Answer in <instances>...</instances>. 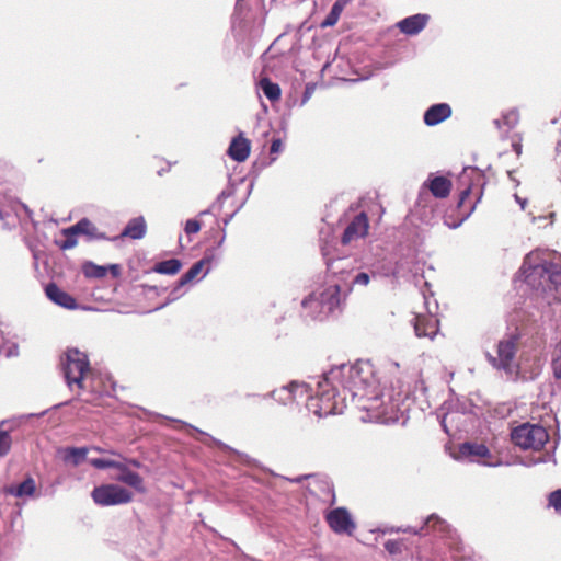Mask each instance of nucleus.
I'll return each mask as SVG.
<instances>
[{
	"mask_svg": "<svg viewBox=\"0 0 561 561\" xmlns=\"http://www.w3.org/2000/svg\"><path fill=\"white\" fill-rule=\"evenodd\" d=\"M317 398L309 404V411L319 417L342 414L346 408V393L362 410L378 409L383 405V393L369 360L355 364H341L313 377Z\"/></svg>",
	"mask_w": 561,
	"mask_h": 561,
	"instance_id": "obj_1",
	"label": "nucleus"
},
{
	"mask_svg": "<svg viewBox=\"0 0 561 561\" xmlns=\"http://www.w3.org/2000/svg\"><path fill=\"white\" fill-rule=\"evenodd\" d=\"M348 295L337 284L327 280L301 300L302 316L314 321L336 317L343 311Z\"/></svg>",
	"mask_w": 561,
	"mask_h": 561,
	"instance_id": "obj_2",
	"label": "nucleus"
},
{
	"mask_svg": "<svg viewBox=\"0 0 561 561\" xmlns=\"http://www.w3.org/2000/svg\"><path fill=\"white\" fill-rule=\"evenodd\" d=\"M524 282L548 305L561 301V267L549 262L527 266L526 262L519 270Z\"/></svg>",
	"mask_w": 561,
	"mask_h": 561,
	"instance_id": "obj_3",
	"label": "nucleus"
},
{
	"mask_svg": "<svg viewBox=\"0 0 561 561\" xmlns=\"http://www.w3.org/2000/svg\"><path fill=\"white\" fill-rule=\"evenodd\" d=\"M327 272L330 280L337 284L345 294H351L355 287H366L370 274L357 268V260L353 256L325 257Z\"/></svg>",
	"mask_w": 561,
	"mask_h": 561,
	"instance_id": "obj_4",
	"label": "nucleus"
},
{
	"mask_svg": "<svg viewBox=\"0 0 561 561\" xmlns=\"http://www.w3.org/2000/svg\"><path fill=\"white\" fill-rule=\"evenodd\" d=\"M61 371L67 386L85 389L84 378L90 371L88 355L76 347L67 348L60 357Z\"/></svg>",
	"mask_w": 561,
	"mask_h": 561,
	"instance_id": "obj_5",
	"label": "nucleus"
},
{
	"mask_svg": "<svg viewBox=\"0 0 561 561\" xmlns=\"http://www.w3.org/2000/svg\"><path fill=\"white\" fill-rule=\"evenodd\" d=\"M263 398H272L283 405L299 403V400L307 399V408L309 409L311 400L317 398V386L313 380L311 382L294 380L280 388L274 389Z\"/></svg>",
	"mask_w": 561,
	"mask_h": 561,
	"instance_id": "obj_6",
	"label": "nucleus"
},
{
	"mask_svg": "<svg viewBox=\"0 0 561 561\" xmlns=\"http://www.w3.org/2000/svg\"><path fill=\"white\" fill-rule=\"evenodd\" d=\"M511 439L515 446L524 450H539L548 442L549 434L541 425L523 423L513 428Z\"/></svg>",
	"mask_w": 561,
	"mask_h": 561,
	"instance_id": "obj_7",
	"label": "nucleus"
},
{
	"mask_svg": "<svg viewBox=\"0 0 561 561\" xmlns=\"http://www.w3.org/2000/svg\"><path fill=\"white\" fill-rule=\"evenodd\" d=\"M517 352V337L511 335L508 339L497 343L496 356L486 352L488 362L496 369L504 370L507 376L515 374L514 358Z\"/></svg>",
	"mask_w": 561,
	"mask_h": 561,
	"instance_id": "obj_8",
	"label": "nucleus"
},
{
	"mask_svg": "<svg viewBox=\"0 0 561 561\" xmlns=\"http://www.w3.org/2000/svg\"><path fill=\"white\" fill-rule=\"evenodd\" d=\"M95 504L100 506H114L129 503L133 499L131 493L125 488L108 483L95 486L91 493Z\"/></svg>",
	"mask_w": 561,
	"mask_h": 561,
	"instance_id": "obj_9",
	"label": "nucleus"
},
{
	"mask_svg": "<svg viewBox=\"0 0 561 561\" xmlns=\"http://www.w3.org/2000/svg\"><path fill=\"white\" fill-rule=\"evenodd\" d=\"M457 183L460 190L458 207H461L474 187L484 185V174L478 168L467 167L463 168Z\"/></svg>",
	"mask_w": 561,
	"mask_h": 561,
	"instance_id": "obj_10",
	"label": "nucleus"
},
{
	"mask_svg": "<svg viewBox=\"0 0 561 561\" xmlns=\"http://www.w3.org/2000/svg\"><path fill=\"white\" fill-rule=\"evenodd\" d=\"M327 523L335 534L352 535L356 525L345 507H336L325 516Z\"/></svg>",
	"mask_w": 561,
	"mask_h": 561,
	"instance_id": "obj_11",
	"label": "nucleus"
},
{
	"mask_svg": "<svg viewBox=\"0 0 561 561\" xmlns=\"http://www.w3.org/2000/svg\"><path fill=\"white\" fill-rule=\"evenodd\" d=\"M172 421L181 424L183 427H186L190 431L195 432L199 436H203L205 439H202L199 437H195L196 439L201 440L203 444H205L207 446L214 445V446L220 448L224 451H227V453H229L231 455L237 456V458H238V460L240 462H242V463H250L251 458H250L249 455L234 449L233 447L225 444L224 442L213 437L211 435L203 432L202 430H199V428H197V427H195V426H193V425H191V424H188V423H186L184 421H181V420H172Z\"/></svg>",
	"mask_w": 561,
	"mask_h": 561,
	"instance_id": "obj_12",
	"label": "nucleus"
},
{
	"mask_svg": "<svg viewBox=\"0 0 561 561\" xmlns=\"http://www.w3.org/2000/svg\"><path fill=\"white\" fill-rule=\"evenodd\" d=\"M369 228V221L366 213L357 214L344 229L341 238L342 244H348L354 240L364 238Z\"/></svg>",
	"mask_w": 561,
	"mask_h": 561,
	"instance_id": "obj_13",
	"label": "nucleus"
},
{
	"mask_svg": "<svg viewBox=\"0 0 561 561\" xmlns=\"http://www.w3.org/2000/svg\"><path fill=\"white\" fill-rule=\"evenodd\" d=\"M430 15L425 13H416L400 20L397 23L399 31L408 36L420 34L427 25Z\"/></svg>",
	"mask_w": 561,
	"mask_h": 561,
	"instance_id": "obj_14",
	"label": "nucleus"
},
{
	"mask_svg": "<svg viewBox=\"0 0 561 561\" xmlns=\"http://www.w3.org/2000/svg\"><path fill=\"white\" fill-rule=\"evenodd\" d=\"M453 114L451 106L448 103H435L428 106L423 114V122L428 127H434L446 119Z\"/></svg>",
	"mask_w": 561,
	"mask_h": 561,
	"instance_id": "obj_15",
	"label": "nucleus"
},
{
	"mask_svg": "<svg viewBox=\"0 0 561 561\" xmlns=\"http://www.w3.org/2000/svg\"><path fill=\"white\" fill-rule=\"evenodd\" d=\"M45 294L50 301L59 307L68 310H75L78 307L77 300L53 282L45 286Z\"/></svg>",
	"mask_w": 561,
	"mask_h": 561,
	"instance_id": "obj_16",
	"label": "nucleus"
},
{
	"mask_svg": "<svg viewBox=\"0 0 561 561\" xmlns=\"http://www.w3.org/2000/svg\"><path fill=\"white\" fill-rule=\"evenodd\" d=\"M81 270L84 277L90 279L103 278L107 272H110L114 278L121 275V266L118 264L98 265L92 261H87L82 264Z\"/></svg>",
	"mask_w": 561,
	"mask_h": 561,
	"instance_id": "obj_17",
	"label": "nucleus"
},
{
	"mask_svg": "<svg viewBox=\"0 0 561 561\" xmlns=\"http://www.w3.org/2000/svg\"><path fill=\"white\" fill-rule=\"evenodd\" d=\"M70 230L85 237L87 241L112 240L105 232L99 228L88 218H81L75 225L70 226Z\"/></svg>",
	"mask_w": 561,
	"mask_h": 561,
	"instance_id": "obj_18",
	"label": "nucleus"
},
{
	"mask_svg": "<svg viewBox=\"0 0 561 561\" xmlns=\"http://www.w3.org/2000/svg\"><path fill=\"white\" fill-rule=\"evenodd\" d=\"M250 151V140L240 133L237 137L232 138L228 147L227 154L237 162H243L248 159Z\"/></svg>",
	"mask_w": 561,
	"mask_h": 561,
	"instance_id": "obj_19",
	"label": "nucleus"
},
{
	"mask_svg": "<svg viewBox=\"0 0 561 561\" xmlns=\"http://www.w3.org/2000/svg\"><path fill=\"white\" fill-rule=\"evenodd\" d=\"M147 224L142 216L131 218L122 230L118 237H114L113 240L118 238H130L133 240H140L146 236Z\"/></svg>",
	"mask_w": 561,
	"mask_h": 561,
	"instance_id": "obj_20",
	"label": "nucleus"
},
{
	"mask_svg": "<svg viewBox=\"0 0 561 561\" xmlns=\"http://www.w3.org/2000/svg\"><path fill=\"white\" fill-rule=\"evenodd\" d=\"M434 197L445 198L449 195L451 190V182L443 175L431 174L424 183Z\"/></svg>",
	"mask_w": 561,
	"mask_h": 561,
	"instance_id": "obj_21",
	"label": "nucleus"
},
{
	"mask_svg": "<svg viewBox=\"0 0 561 561\" xmlns=\"http://www.w3.org/2000/svg\"><path fill=\"white\" fill-rule=\"evenodd\" d=\"M119 471L117 476V480L134 488L136 491L144 493L146 488L144 485V480L135 471H131L125 463L121 462V467L117 468Z\"/></svg>",
	"mask_w": 561,
	"mask_h": 561,
	"instance_id": "obj_22",
	"label": "nucleus"
},
{
	"mask_svg": "<svg viewBox=\"0 0 561 561\" xmlns=\"http://www.w3.org/2000/svg\"><path fill=\"white\" fill-rule=\"evenodd\" d=\"M518 112L513 108L503 113L501 118L493 121V125L501 131V138H504L518 124Z\"/></svg>",
	"mask_w": 561,
	"mask_h": 561,
	"instance_id": "obj_23",
	"label": "nucleus"
},
{
	"mask_svg": "<svg viewBox=\"0 0 561 561\" xmlns=\"http://www.w3.org/2000/svg\"><path fill=\"white\" fill-rule=\"evenodd\" d=\"M414 331L419 337L424 336L433 339L437 332V320L421 319L420 317H416L414 322Z\"/></svg>",
	"mask_w": 561,
	"mask_h": 561,
	"instance_id": "obj_24",
	"label": "nucleus"
},
{
	"mask_svg": "<svg viewBox=\"0 0 561 561\" xmlns=\"http://www.w3.org/2000/svg\"><path fill=\"white\" fill-rule=\"evenodd\" d=\"M459 454L461 457L484 458L490 455V450L483 444L466 442L460 445Z\"/></svg>",
	"mask_w": 561,
	"mask_h": 561,
	"instance_id": "obj_25",
	"label": "nucleus"
},
{
	"mask_svg": "<svg viewBox=\"0 0 561 561\" xmlns=\"http://www.w3.org/2000/svg\"><path fill=\"white\" fill-rule=\"evenodd\" d=\"M35 491L36 483L32 477H27L20 484L11 485L5 490L7 493L15 497L33 496L35 494Z\"/></svg>",
	"mask_w": 561,
	"mask_h": 561,
	"instance_id": "obj_26",
	"label": "nucleus"
},
{
	"mask_svg": "<svg viewBox=\"0 0 561 561\" xmlns=\"http://www.w3.org/2000/svg\"><path fill=\"white\" fill-rule=\"evenodd\" d=\"M352 0H335L333 3L329 14L325 16V19L320 23L321 28L332 27L334 26L343 10L345 7L351 3Z\"/></svg>",
	"mask_w": 561,
	"mask_h": 561,
	"instance_id": "obj_27",
	"label": "nucleus"
},
{
	"mask_svg": "<svg viewBox=\"0 0 561 561\" xmlns=\"http://www.w3.org/2000/svg\"><path fill=\"white\" fill-rule=\"evenodd\" d=\"M438 527L439 530L445 531V529L448 527L447 523L442 519L438 515L432 514L430 515L423 523V525L417 528L408 527L407 529L398 528L397 531H403L409 533L413 535H421L425 527Z\"/></svg>",
	"mask_w": 561,
	"mask_h": 561,
	"instance_id": "obj_28",
	"label": "nucleus"
},
{
	"mask_svg": "<svg viewBox=\"0 0 561 561\" xmlns=\"http://www.w3.org/2000/svg\"><path fill=\"white\" fill-rule=\"evenodd\" d=\"M89 449L87 447H66L59 453L62 454L65 462H71L73 466H79L87 458Z\"/></svg>",
	"mask_w": 561,
	"mask_h": 561,
	"instance_id": "obj_29",
	"label": "nucleus"
},
{
	"mask_svg": "<svg viewBox=\"0 0 561 561\" xmlns=\"http://www.w3.org/2000/svg\"><path fill=\"white\" fill-rule=\"evenodd\" d=\"M182 267V263L179 259H170L161 261L153 266V272L164 275H174Z\"/></svg>",
	"mask_w": 561,
	"mask_h": 561,
	"instance_id": "obj_30",
	"label": "nucleus"
},
{
	"mask_svg": "<svg viewBox=\"0 0 561 561\" xmlns=\"http://www.w3.org/2000/svg\"><path fill=\"white\" fill-rule=\"evenodd\" d=\"M260 89L263 94L271 101H277L280 98V88L277 83L271 81L268 78L260 80Z\"/></svg>",
	"mask_w": 561,
	"mask_h": 561,
	"instance_id": "obj_31",
	"label": "nucleus"
},
{
	"mask_svg": "<svg viewBox=\"0 0 561 561\" xmlns=\"http://www.w3.org/2000/svg\"><path fill=\"white\" fill-rule=\"evenodd\" d=\"M204 262H195L187 272L180 277V286L191 283L203 271Z\"/></svg>",
	"mask_w": 561,
	"mask_h": 561,
	"instance_id": "obj_32",
	"label": "nucleus"
},
{
	"mask_svg": "<svg viewBox=\"0 0 561 561\" xmlns=\"http://www.w3.org/2000/svg\"><path fill=\"white\" fill-rule=\"evenodd\" d=\"M62 234L65 236V240H62L58 245L61 250H70L75 248L78 243L77 236L79 233H75V231L70 230V227L62 229Z\"/></svg>",
	"mask_w": 561,
	"mask_h": 561,
	"instance_id": "obj_33",
	"label": "nucleus"
},
{
	"mask_svg": "<svg viewBox=\"0 0 561 561\" xmlns=\"http://www.w3.org/2000/svg\"><path fill=\"white\" fill-rule=\"evenodd\" d=\"M89 462L92 467L99 470H104L108 468H115L117 469L121 467V462L112 459L106 458H90Z\"/></svg>",
	"mask_w": 561,
	"mask_h": 561,
	"instance_id": "obj_34",
	"label": "nucleus"
},
{
	"mask_svg": "<svg viewBox=\"0 0 561 561\" xmlns=\"http://www.w3.org/2000/svg\"><path fill=\"white\" fill-rule=\"evenodd\" d=\"M548 505L561 516V489L554 490L548 495Z\"/></svg>",
	"mask_w": 561,
	"mask_h": 561,
	"instance_id": "obj_35",
	"label": "nucleus"
},
{
	"mask_svg": "<svg viewBox=\"0 0 561 561\" xmlns=\"http://www.w3.org/2000/svg\"><path fill=\"white\" fill-rule=\"evenodd\" d=\"M217 260H218V257L216 256L215 248H213V249H207L204 253V256L198 262H204V266H210ZM209 271H210V267H207L201 278H204L209 273Z\"/></svg>",
	"mask_w": 561,
	"mask_h": 561,
	"instance_id": "obj_36",
	"label": "nucleus"
},
{
	"mask_svg": "<svg viewBox=\"0 0 561 561\" xmlns=\"http://www.w3.org/2000/svg\"><path fill=\"white\" fill-rule=\"evenodd\" d=\"M183 287L184 286H180V279L174 284V286L172 287V289L170 290L169 295H168V298H167V301L161 306V307H158L157 309H161L162 307H164L165 305L168 304H171L173 301H175L176 299H179L180 297H182L184 295V290H183Z\"/></svg>",
	"mask_w": 561,
	"mask_h": 561,
	"instance_id": "obj_37",
	"label": "nucleus"
},
{
	"mask_svg": "<svg viewBox=\"0 0 561 561\" xmlns=\"http://www.w3.org/2000/svg\"><path fill=\"white\" fill-rule=\"evenodd\" d=\"M1 355L5 356L7 358L18 356L19 345L14 342H5V340L3 339Z\"/></svg>",
	"mask_w": 561,
	"mask_h": 561,
	"instance_id": "obj_38",
	"label": "nucleus"
},
{
	"mask_svg": "<svg viewBox=\"0 0 561 561\" xmlns=\"http://www.w3.org/2000/svg\"><path fill=\"white\" fill-rule=\"evenodd\" d=\"M222 207H224V202L216 198L215 202L207 209L202 210L199 213V216H204L207 214L217 215L222 209Z\"/></svg>",
	"mask_w": 561,
	"mask_h": 561,
	"instance_id": "obj_39",
	"label": "nucleus"
},
{
	"mask_svg": "<svg viewBox=\"0 0 561 561\" xmlns=\"http://www.w3.org/2000/svg\"><path fill=\"white\" fill-rule=\"evenodd\" d=\"M184 230L187 234L196 233L201 230V222L196 219H187Z\"/></svg>",
	"mask_w": 561,
	"mask_h": 561,
	"instance_id": "obj_40",
	"label": "nucleus"
},
{
	"mask_svg": "<svg viewBox=\"0 0 561 561\" xmlns=\"http://www.w3.org/2000/svg\"><path fill=\"white\" fill-rule=\"evenodd\" d=\"M385 549L390 553V554H397L400 552L401 550V543L400 541L398 540H393V539H389L385 542Z\"/></svg>",
	"mask_w": 561,
	"mask_h": 561,
	"instance_id": "obj_41",
	"label": "nucleus"
},
{
	"mask_svg": "<svg viewBox=\"0 0 561 561\" xmlns=\"http://www.w3.org/2000/svg\"><path fill=\"white\" fill-rule=\"evenodd\" d=\"M48 412V410H43L38 413H28V414H22L20 416H18L16 419L12 420V422H19L21 423L22 421H25V420H28V419H33V417H42L44 416L46 413Z\"/></svg>",
	"mask_w": 561,
	"mask_h": 561,
	"instance_id": "obj_42",
	"label": "nucleus"
},
{
	"mask_svg": "<svg viewBox=\"0 0 561 561\" xmlns=\"http://www.w3.org/2000/svg\"><path fill=\"white\" fill-rule=\"evenodd\" d=\"M283 147H284V145H283L282 139L280 138H274L272 140V144H271V147H270V152L272 154L278 153V152H280L283 150Z\"/></svg>",
	"mask_w": 561,
	"mask_h": 561,
	"instance_id": "obj_43",
	"label": "nucleus"
},
{
	"mask_svg": "<svg viewBox=\"0 0 561 561\" xmlns=\"http://www.w3.org/2000/svg\"><path fill=\"white\" fill-rule=\"evenodd\" d=\"M312 93H313V87L308 84L306 87L305 91H304V94H302V99H301V104L302 105L306 104L309 101V99L311 98Z\"/></svg>",
	"mask_w": 561,
	"mask_h": 561,
	"instance_id": "obj_44",
	"label": "nucleus"
},
{
	"mask_svg": "<svg viewBox=\"0 0 561 561\" xmlns=\"http://www.w3.org/2000/svg\"><path fill=\"white\" fill-rule=\"evenodd\" d=\"M310 477H311V474H302V476H298L296 478L289 479V481H291L294 483H301L304 480H306Z\"/></svg>",
	"mask_w": 561,
	"mask_h": 561,
	"instance_id": "obj_45",
	"label": "nucleus"
},
{
	"mask_svg": "<svg viewBox=\"0 0 561 561\" xmlns=\"http://www.w3.org/2000/svg\"><path fill=\"white\" fill-rule=\"evenodd\" d=\"M473 209H474V206H471V208H470L469 213H468V214H467V215H466V216H465V217H463L459 222L454 224V225H453V226H450V227H451L453 229L458 228V227H459V226H460V225H461V224H462V222H463V221H465V220L470 216V214L473 211Z\"/></svg>",
	"mask_w": 561,
	"mask_h": 561,
	"instance_id": "obj_46",
	"label": "nucleus"
},
{
	"mask_svg": "<svg viewBox=\"0 0 561 561\" xmlns=\"http://www.w3.org/2000/svg\"><path fill=\"white\" fill-rule=\"evenodd\" d=\"M230 195H231V193H230V192H228V191H221V192L219 193V195L217 196V198H218L219 201H221V202H224V203H225V201H226L228 197H230Z\"/></svg>",
	"mask_w": 561,
	"mask_h": 561,
	"instance_id": "obj_47",
	"label": "nucleus"
},
{
	"mask_svg": "<svg viewBox=\"0 0 561 561\" xmlns=\"http://www.w3.org/2000/svg\"><path fill=\"white\" fill-rule=\"evenodd\" d=\"M515 199H516V202L520 205L522 209H524V208H525V205H526V203H527V201H526V199L520 198L518 195H515Z\"/></svg>",
	"mask_w": 561,
	"mask_h": 561,
	"instance_id": "obj_48",
	"label": "nucleus"
},
{
	"mask_svg": "<svg viewBox=\"0 0 561 561\" xmlns=\"http://www.w3.org/2000/svg\"><path fill=\"white\" fill-rule=\"evenodd\" d=\"M234 214L236 213H232V214L228 215L227 217H225L222 219L224 226H227L231 221V219L233 218Z\"/></svg>",
	"mask_w": 561,
	"mask_h": 561,
	"instance_id": "obj_49",
	"label": "nucleus"
},
{
	"mask_svg": "<svg viewBox=\"0 0 561 561\" xmlns=\"http://www.w3.org/2000/svg\"><path fill=\"white\" fill-rule=\"evenodd\" d=\"M225 239H226V233L224 232V233H222V236H221V238L218 240V242H217V245H216L215 250H216L217 248H220V247L224 244Z\"/></svg>",
	"mask_w": 561,
	"mask_h": 561,
	"instance_id": "obj_50",
	"label": "nucleus"
},
{
	"mask_svg": "<svg viewBox=\"0 0 561 561\" xmlns=\"http://www.w3.org/2000/svg\"><path fill=\"white\" fill-rule=\"evenodd\" d=\"M448 416H449V415H448V414H446V415L443 417L442 422H440V424H442V426H443V428H444V431H445L446 433H448V430H447V426H446V421H447Z\"/></svg>",
	"mask_w": 561,
	"mask_h": 561,
	"instance_id": "obj_51",
	"label": "nucleus"
},
{
	"mask_svg": "<svg viewBox=\"0 0 561 561\" xmlns=\"http://www.w3.org/2000/svg\"><path fill=\"white\" fill-rule=\"evenodd\" d=\"M129 463L133 466V467H136V468H140L141 467V463L139 460L137 459H130L129 460Z\"/></svg>",
	"mask_w": 561,
	"mask_h": 561,
	"instance_id": "obj_52",
	"label": "nucleus"
},
{
	"mask_svg": "<svg viewBox=\"0 0 561 561\" xmlns=\"http://www.w3.org/2000/svg\"><path fill=\"white\" fill-rule=\"evenodd\" d=\"M513 148L518 156L522 153V145L513 144Z\"/></svg>",
	"mask_w": 561,
	"mask_h": 561,
	"instance_id": "obj_53",
	"label": "nucleus"
},
{
	"mask_svg": "<svg viewBox=\"0 0 561 561\" xmlns=\"http://www.w3.org/2000/svg\"><path fill=\"white\" fill-rule=\"evenodd\" d=\"M92 449H94L96 451H102V449L100 447H92Z\"/></svg>",
	"mask_w": 561,
	"mask_h": 561,
	"instance_id": "obj_54",
	"label": "nucleus"
},
{
	"mask_svg": "<svg viewBox=\"0 0 561 561\" xmlns=\"http://www.w3.org/2000/svg\"><path fill=\"white\" fill-rule=\"evenodd\" d=\"M335 502V496H334V493L332 492V504Z\"/></svg>",
	"mask_w": 561,
	"mask_h": 561,
	"instance_id": "obj_55",
	"label": "nucleus"
}]
</instances>
